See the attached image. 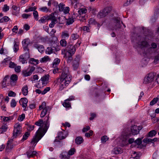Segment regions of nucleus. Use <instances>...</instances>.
<instances>
[{"mask_svg": "<svg viewBox=\"0 0 159 159\" xmlns=\"http://www.w3.org/2000/svg\"><path fill=\"white\" fill-rule=\"evenodd\" d=\"M49 126L45 125L43 128V126L40 127L37 131L31 141V143H37L41 139L47 131Z\"/></svg>", "mask_w": 159, "mask_h": 159, "instance_id": "obj_1", "label": "nucleus"}, {"mask_svg": "<svg viewBox=\"0 0 159 159\" xmlns=\"http://www.w3.org/2000/svg\"><path fill=\"white\" fill-rule=\"evenodd\" d=\"M71 79V76L69 75V68L67 67H64L62 69V73L60 78V82L61 85L65 86L69 84Z\"/></svg>", "mask_w": 159, "mask_h": 159, "instance_id": "obj_2", "label": "nucleus"}, {"mask_svg": "<svg viewBox=\"0 0 159 159\" xmlns=\"http://www.w3.org/2000/svg\"><path fill=\"white\" fill-rule=\"evenodd\" d=\"M78 44L80 45V43L78 42L75 45H73L70 43H68L65 49H64V51L62 50V53L63 54L64 53H68V54L74 55L76 51Z\"/></svg>", "mask_w": 159, "mask_h": 159, "instance_id": "obj_3", "label": "nucleus"}, {"mask_svg": "<svg viewBox=\"0 0 159 159\" xmlns=\"http://www.w3.org/2000/svg\"><path fill=\"white\" fill-rule=\"evenodd\" d=\"M22 127L20 124H16L14 126L13 132V136L16 138L22 134Z\"/></svg>", "mask_w": 159, "mask_h": 159, "instance_id": "obj_4", "label": "nucleus"}, {"mask_svg": "<svg viewBox=\"0 0 159 159\" xmlns=\"http://www.w3.org/2000/svg\"><path fill=\"white\" fill-rule=\"evenodd\" d=\"M155 75L154 73H150L147 75L144 79L143 83L147 84L152 82L154 79Z\"/></svg>", "mask_w": 159, "mask_h": 159, "instance_id": "obj_5", "label": "nucleus"}, {"mask_svg": "<svg viewBox=\"0 0 159 159\" xmlns=\"http://www.w3.org/2000/svg\"><path fill=\"white\" fill-rule=\"evenodd\" d=\"M110 11V8L109 7H106L103 10L101 11L97 15V17L101 18L105 17Z\"/></svg>", "mask_w": 159, "mask_h": 159, "instance_id": "obj_6", "label": "nucleus"}, {"mask_svg": "<svg viewBox=\"0 0 159 159\" xmlns=\"http://www.w3.org/2000/svg\"><path fill=\"white\" fill-rule=\"evenodd\" d=\"M35 70V68L32 66L28 68L26 70H23L22 71V74L24 77H27L30 75L32 72Z\"/></svg>", "mask_w": 159, "mask_h": 159, "instance_id": "obj_7", "label": "nucleus"}, {"mask_svg": "<svg viewBox=\"0 0 159 159\" xmlns=\"http://www.w3.org/2000/svg\"><path fill=\"white\" fill-rule=\"evenodd\" d=\"M9 77L10 76L8 75L5 76L3 79V80L2 82V88L6 87L7 86L9 85V84H10L11 85H12L11 81L9 80Z\"/></svg>", "mask_w": 159, "mask_h": 159, "instance_id": "obj_8", "label": "nucleus"}, {"mask_svg": "<svg viewBox=\"0 0 159 159\" xmlns=\"http://www.w3.org/2000/svg\"><path fill=\"white\" fill-rule=\"evenodd\" d=\"M142 129V127L141 126H137L136 125L132 126L131 127V130L132 134L135 135L138 134Z\"/></svg>", "mask_w": 159, "mask_h": 159, "instance_id": "obj_9", "label": "nucleus"}, {"mask_svg": "<svg viewBox=\"0 0 159 159\" xmlns=\"http://www.w3.org/2000/svg\"><path fill=\"white\" fill-rule=\"evenodd\" d=\"M80 63V55H77L73 62V67L74 70H76L79 67Z\"/></svg>", "mask_w": 159, "mask_h": 159, "instance_id": "obj_10", "label": "nucleus"}, {"mask_svg": "<svg viewBox=\"0 0 159 159\" xmlns=\"http://www.w3.org/2000/svg\"><path fill=\"white\" fill-rule=\"evenodd\" d=\"M30 43V40L29 39H24L22 41V47L24 51L27 50L29 51L28 45Z\"/></svg>", "mask_w": 159, "mask_h": 159, "instance_id": "obj_11", "label": "nucleus"}, {"mask_svg": "<svg viewBox=\"0 0 159 159\" xmlns=\"http://www.w3.org/2000/svg\"><path fill=\"white\" fill-rule=\"evenodd\" d=\"M50 18H51V19L49 20H51L52 22L49 24V26L50 28H52L54 26V25L57 22V21L54 15H50Z\"/></svg>", "mask_w": 159, "mask_h": 159, "instance_id": "obj_12", "label": "nucleus"}, {"mask_svg": "<svg viewBox=\"0 0 159 159\" xmlns=\"http://www.w3.org/2000/svg\"><path fill=\"white\" fill-rule=\"evenodd\" d=\"M13 139H11L7 141L6 148V150H11L13 148Z\"/></svg>", "mask_w": 159, "mask_h": 159, "instance_id": "obj_13", "label": "nucleus"}, {"mask_svg": "<svg viewBox=\"0 0 159 159\" xmlns=\"http://www.w3.org/2000/svg\"><path fill=\"white\" fill-rule=\"evenodd\" d=\"M12 8L13 9L12 14L13 15L18 16L20 13V8L13 5L12 6Z\"/></svg>", "mask_w": 159, "mask_h": 159, "instance_id": "obj_14", "label": "nucleus"}, {"mask_svg": "<svg viewBox=\"0 0 159 159\" xmlns=\"http://www.w3.org/2000/svg\"><path fill=\"white\" fill-rule=\"evenodd\" d=\"M28 100L26 98H22L20 100L19 102L20 105H21L22 107H25L27 106Z\"/></svg>", "mask_w": 159, "mask_h": 159, "instance_id": "obj_15", "label": "nucleus"}, {"mask_svg": "<svg viewBox=\"0 0 159 159\" xmlns=\"http://www.w3.org/2000/svg\"><path fill=\"white\" fill-rule=\"evenodd\" d=\"M138 44L140 46L142 50L144 48L147 47L149 45L148 42L145 40L138 42Z\"/></svg>", "mask_w": 159, "mask_h": 159, "instance_id": "obj_16", "label": "nucleus"}, {"mask_svg": "<svg viewBox=\"0 0 159 159\" xmlns=\"http://www.w3.org/2000/svg\"><path fill=\"white\" fill-rule=\"evenodd\" d=\"M30 150H29L26 152L27 157L29 158L34 157L36 155V154L37 153L36 151H32V150H30Z\"/></svg>", "mask_w": 159, "mask_h": 159, "instance_id": "obj_17", "label": "nucleus"}, {"mask_svg": "<svg viewBox=\"0 0 159 159\" xmlns=\"http://www.w3.org/2000/svg\"><path fill=\"white\" fill-rule=\"evenodd\" d=\"M34 47L37 49L40 52H43L44 50V47L43 45H39L37 43H35L34 45Z\"/></svg>", "mask_w": 159, "mask_h": 159, "instance_id": "obj_18", "label": "nucleus"}, {"mask_svg": "<svg viewBox=\"0 0 159 159\" xmlns=\"http://www.w3.org/2000/svg\"><path fill=\"white\" fill-rule=\"evenodd\" d=\"M64 58L67 59V62L70 63L73 60V58L72 57L73 55L68 54V53H64Z\"/></svg>", "mask_w": 159, "mask_h": 159, "instance_id": "obj_19", "label": "nucleus"}, {"mask_svg": "<svg viewBox=\"0 0 159 159\" xmlns=\"http://www.w3.org/2000/svg\"><path fill=\"white\" fill-rule=\"evenodd\" d=\"M51 19V18H50V15H45L42 17L39 21L40 23H44L46 20H48Z\"/></svg>", "mask_w": 159, "mask_h": 159, "instance_id": "obj_20", "label": "nucleus"}, {"mask_svg": "<svg viewBox=\"0 0 159 159\" xmlns=\"http://www.w3.org/2000/svg\"><path fill=\"white\" fill-rule=\"evenodd\" d=\"M157 50V49H155L150 47L147 49L146 52L144 51L143 53L144 54L155 53Z\"/></svg>", "mask_w": 159, "mask_h": 159, "instance_id": "obj_21", "label": "nucleus"}, {"mask_svg": "<svg viewBox=\"0 0 159 159\" xmlns=\"http://www.w3.org/2000/svg\"><path fill=\"white\" fill-rule=\"evenodd\" d=\"M60 155L62 159H69L70 158V156L68 153L66 151L63 152Z\"/></svg>", "mask_w": 159, "mask_h": 159, "instance_id": "obj_22", "label": "nucleus"}, {"mask_svg": "<svg viewBox=\"0 0 159 159\" xmlns=\"http://www.w3.org/2000/svg\"><path fill=\"white\" fill-rule=\"evenodd\" d=\"M49 77V75H45L43 76L41 78V80L42 82V84L43 85L45 84H47V83H45L46 81L48 80Z\"/></svg>", "mask_w": 159, "mask_h": 159, "instance_id": "obj_23", "label": "nucleus"}, {"mask_svg": "<svg viewBox=\"0 0 159 159\" xmlns=\"http://www.w3.org/2000/svg\"><path fill=\"white\" fill-rule=\"evenodd\" d=\"M157 133V132L156 130H152L149 132L148 134H147V136L148 137H152L155 136Z\"/></svg>", "mask_w": 159, "mask_h": 159, "instance_id": "obj_24", "label": "nucleus"}, {"mask_svg": "<svg viewBox=\"0 0 159 159\" xmlns=\"http://www.w3.org/2000/svg\"><path fill=\"white\" fill-rule=\"evenodd\" d=\"M30 135V133L28 131L26 132L23 135V138L21 139V141L22 142L26 140Z\"/></svg>", "mask_w": 159, "mask_h": 159, "instance_id": "obj_25", "label": "nucleus"}, {"mask_svg": "<svg viewBox=\"0 0 159 159\" xmlns=\"http://www.w3.org/2000/svg\"><path fill=\"white\" fill-rule=\"evenodd\" d=\"M28 88L27 85L24 86L22 88V94L23 95L25 96L28 93Z\"/></svg>", "mask_w": 159, "mask_h": 159, "instance_id": "obj_26", "label": "nucleus"}, {"mask_svg": "<svg viewBox=\"0 0 159 159\" xmlns=\"http://www.w3.org/2000/svg\"><path fill=\"white\" fill-rule=\"evenodd\" d=\"M7 129V125L6 124L3 125L0 128L1 134L3 133L6 131Z\"/></svg>", "mask_w": 159, "mask_h": 159, "instance_id": "obj_27", "label": "nucleus"}, {"mask_svg": "<svg viewBox=\"0 0 159 159\" xmlns=\"http://www.w3.org/2000/svg\"><path fill=\"white\" fill-rule=\"evenodd\" d=\"M29 63L32 64L36 65L39 63V61L38 60L35 59L34 58H30L29 61Z\"/></svg>", "mask_w": 159, "mask_h": 159, "instance_id": "obj_28", "label": "nucleus"}, {"mask_svg": "<svg viewBox=\"0 0 159 159\" xmlns=\"http://www.w3.org/2000/svg\"><path fill=\"white\" fill-rule=\"evenodd\" d=\"M18 80V76L17 75L15 74H13L10 77L9 80H11V83H12V82H15L16 81Z\"/></svg>", "mask_w": 159, "mask_h": 159, "instance_id": "obj_29", "label": "nucleus"}, {"mask_svg": "<svg viewBox=\"0 0 159 159\" xmlns=\"http://www.w3.org/2000/svg\"><path fill=\"white\" fill-rule=\"evenodd\" d=\"M62 105L64 107L66 108H69L71 107V103L68 101H66V100L64 101Z\"/></svg>", "mask_w": 159, "mask_h": 159, "instance_id": "obj_30", "label": "nucleus"}, {"mask_svg": "<svg viewBox=\"0 0 159 159\" xmlns=\"http://www.w3.org/2000/svg\"><path fill=\"white\" fill-rule=\"evenodd\" d=\"M131 136V134H125L123 136L122 138V141L124 143H127V140L128 138Z\"/></svg>", "mask_w": 159, "mask_h": 159, "instance_id": "obj_31", "label": "nucleus"}, {"mask_svg": "<svg viewBox=\"0 0 159 159\" xmlns=\"http://www.w3.org/2000/svg\"><path fill=\"white\" fill-rule=\"evenodd\" d=\"M60 62V60L58 58L55 59L53 62V67H55L57 66V65L59 64Z\"/></svg>", "mask_w": 159, "mask_h": 159, "instance_id": "obj_32", "label": "nucleus"}, {"mask_svg": "<svg viewBox=\"0 0 159 159\" xmlns=\"http://www.w3.org/2000/svg\"><path fill=\"white\" fill-rule=\"evenodd\" d=\"M47 111L48 109L47 107L43 108L40 114V117H43L46 115Z\"/></svg>", "mask_w": 159, "mask_h": 159, "instance_id": "obj_33", "label": "nucleus"}, {"mask_svg": "<svg viewBox=\"0 0 159 159\" xmlns=\"http://www.w3.org/2000/svg\"><path fill=\"white\" fill-rule=\"evenodd\" d=\"M153 15L156 17H158L159 16V8L158 7H156L154 9V11Z\"/></svg>", "mask_w": 159, "mask_h": 159, "instance_id": "obj_34", "label": "nucleus"}, {"mask_svg": "<svg viewBox=\"0 0 159 159\" xmlns=\"http://www.w3.org/2000/svg\"><path fill=\"white\" fill-rule=\"evenodd\" d=\"M44 123L43 120V119H39L38 121H36L35 124L36 125L39 126H41L42 125V126H43V124Z\"/></svg>", "mask_w": 159, "mask_h": 159, "instance_id": "obj_35", "label": "nucleus"}, {"mask_svg": "<svg viewBox=\"0 0 159 159\" xmlns=\"http://www.w3.org/2000/svg\"><path fill=\"white\" fill-rule=\"evenodd\" d=\"M114 152L116 154L121 153L122 152V150L120 148H116L114 149Z\"/></svg>", "mask_w": 159, "mask_h": 159, "instance_id": "obj_36", "label": "nucleus"}, {"mask_svg": "<svg viewBox=\"0 0 159 159\" xmlns=\"http://www.w3.org/2000/svg\"><path fill=\"white\" fill-rule=\"evenodd\" d=\"M14 50L15 52H17L19 50V43L16 41H14Z\"/></svg>", "mask_w": 159, "mask_h": 159, "instance_id": "obj_37", "label": "nucleus"}, {"mask_svg": "<svg viewBox=\"0 0 159 159\" xmlns=\"http://www.w3.org/2000/svg\"><path fill=\"white\" fill-rule=\"evenodd\" d=\"M10 18L7 16H5L0 19V23L7 22L9 20Z\"/></svg>", "mask_w": 159, "mask_h": 159, "instance_id": "obj_38", "label": "nucleus"}, {"mask_svg": "<svg viewBox=\"0 0 159 159\" xmlns=\"http://www.w3.org/2000/svg\"><path fill=\"white\" fill-rule=\"evenodd\" d=\"M50 59L49 57L48 56H46L42 58L40 60V61L41 63H43L47 62L48 61H50Z\"/></svg>", "mask_w": 159, "mask_h": 159, "instance_id": "obj_39", "label": "nucleus"}, {"mask_svg": "<svg viewBox=\"0 0 159 159\" xmlns=\"http://www.w3.org/2000/svg\"><path fill=\"white\" fill-rule=\"evenodd\" d=\"M61 36L62 38H68L69 37V34L67 31H65L62 32Z\"/></svg>", "mask_w": 159, "mask_h": 159, "instance_id": "obj_40", "label": "nucleus"}, {"mask_svg": "<svg viewBox=\"0 0 159 159\" xmlns=\"http://www.w3.org/2000/svg\"><path fill=\"white\" fill-rule=\"evenodd\" d=\"M109 139V138L106 135L102 136L101 138V142L102 143H105Z\"/></svg>", "mask_w": 159, "mask_h": 159, "instance_id": "obj_41", "label": "nucleus"}, {"mask_svg": "<svg viewBox=\"0 0 159 159\" xmlns=\"http://www.w3.org/2000/svg\"><path fill=\"white\" fill-rule=\"evenodd\" d=\"M60 44L61 46L65 47L67 46V43L65 39H62L60 41Z\"/></svg>", "mask_w": 159, "mask_h": 159, "instance_id": "obj_42", "label": "nucleus"}, {"mask_svg": "<svg viewBox=\"0 0 159 159\" xmlns=\"http://www.w3.org/2000/svg\"><path fill=\"white\" fill-rule=\"evenodd\" d=\"M13 119V116H9V117L4 116L3 118V120L5 122L8 121Z\"/></svg>", "mask_w": 159, "mask_h": 159, "instance_id": "obj_43", "label": "nucleus"}, {"mask_svg": "<svg viewBox=\"0 0 159 159\" xmlns=\"http://www.w3.org/2000/svg\"><path fill=\"white\" fill-rule=\"evenodd\" d=\"M54 142H57L56 143V145L61 147L63 145L62 142L61 140L57 139H56L54 141Z\"/></svg>", "mask_w": 159, "mask_h": 159, "instance_id": "obj_44", "label": "nucleus"}, {"mask_svg": "<svg viewBox=\"0 0 159 159\" xmlns=\"http://www.w3.org/2000/svg\"><path fill=\"white\" fill-rule=\"evenodd\" d=\"M64 6L65 4H64L63 3L61 2L60 3V4L58 5L59 7V10L60 11H62L63 10H64Z\"/></svg>", "mask_w": 159, "mask_h": 159, "instance_id": "obj_45", "label": "nucleus"}, {"mask_svg": "<svg viewBox=\"0 0 159 159\" xmlns=\"http://www.w3.org/2000/svg\"><path fill=\"white\" fill-rule=\"evenodd\" d=\"M27 59L23 57H21V55L19 57V60L22 64H24L25 63H26L27 62Z\"/></svg>", "mask_w": 159, "mask_h": 159, "instance_id": "obj_46", "label": "nucleus"}, {"mask_svg": "<svg viewBox=\"0 0 159 159\" xmlns=\"http://www.w3.org/2000/svg\"><path fill=\"white\" fill-rule=\"evenodd\" d=\"M87 11V10L86 8H80V15L84 14H86Z\"/></svg>", "mask_w": 159, "mask_h": 159, "instance_id": "obj_47", "label": "nucleus"}, {"mask_svg": "<svg viewBox=\"0 0 159 159\" xmlns=\"http://www.w3.org/2000/svg\"><path fill=\"white\" fill-rule=\"evenodd\" d=\"M33 15L34 19L36 20H38L39 19V15L37 11H34L33 13Z\"/></svg>", "mask_w": 159, "mask_h": 159, "instance_id": "obj_48", "label": "nucleus"}, {"mask_svg": "<svg viewBox=\"0 0 159 159\" xmlns=\"http://www.w3.org/2000/svg\"><path fill=\"white\" fill-rule=\"evenodd\" d=\"M93 131L92 130H90L88 133L85 134V136L87 138H89L93 134Z\"/></svg>", "mask_w": 159, "mask_h": 159, "instance_id": "obj_49", "label": "nucleus"}, {"mask_svg": "<svg viewBox=\"0 0 159 159\" xmlns=\"http://www.w3.org/2000/svg\"><path fill=\"white\" fill-rule=\"evenodd\" d=\"M25 117V115L23 113L21 115H19L18 119V120L20 121H22L23 120Z\"/></svg>", "mask_w": 159, "mask_h": 159, "instance_id": "obj_50", "label": "nucleus"}, {"mask_svg": "<svg viewBox=\"0 0 159 159\" xmlns=\"http://www.w3.org/2000/svg\"><path fill=\"white\" fill-rule=\"evenodd\" d=\"M79 37V35L77 33L72 34L71 36L72 39L73 40H75L78 38Z\"/></svg>", "mask_w": 159, "mask_h": 159, "instance_id": "obj_51", "label": "nucleus"}, {"mask_svg": "<svg viewBox=\"0 0 159 159\" xmlns=\"http://www.w3.org/2000/svg\"><path fill=\"white\" fill-rule=\"evenodd\" d=\"M28 52H25V54L21 55V57H23L25 58L26 59H28L30 58L29 51H28Z\"/></svg>", "mask_w": 159, "mask_h": 159, "instance_id": "obj_52", "label": "nucleus"}, {"mask_svg": "<svg viewBox=\"0 0 159 159\" xmlns=\"http://www.w3.org/2000/svg\"><path fill=\"white\" fill-rule=\"evenodd\" d=\"M16 102L15 100L14 99H12L11 103V107H14L16 106Z\"/></svg>", "mask_w": 159, "mask_h": 159, "instance_id": "obj_53", "label": "nucleus"}, {"mask_svg": "<svg viewBox=\"0 0 159 159\" xmlns=\"http://www.w3.org/2000/svg\"><path fill=\"white\" fill-rule=\"evenodd\" d=\"M133 157V159H139V155L138 154H137L135 152H134L133 154L131 155Z\"/></svg>", "mask_w": 159, "mask_h": 159, "instance_id": "obj_54", "label": "nucleus"}, {"mask_svg": "<svg viewBox=\"0 0 159 159\" xmlns=\"http://www.w3.org/2000/svg\"><path fill=\"white\" fill-rule=\"evenodd\" d=\"M49 114H48L45 117V118H46V120H45L44 122L43 121V122L44 123V125H46L49 126V121H48V120L49 119Z\"/></svg>", "mask_w": 159, "mask_h": 159, "instance_id": "obj_55", "label": "nucleus"}, {"mask_svg": "<svg viewBox=\"0 0 159 159\" xmlns=\"http://www.w3.org/2000/svg\"><path fill=\"white\" fill-rule=\"evenodd\" d=\"M75 151V150L74 148H71L70 150H69L68 152L69 156L72 155L74 154V152Z\"/></svg>", "mask_w": 159, "mask_h": 159, "instance_id": "obj_56", "label": "nucleus"}, {"mask_svg": "<svg viewBox=\"0 0 159 159\" xmlns=\"http://www.w3.org/2000/svg\"><path fill=\"white\" fill-rule=\"evenodd\" d=\"M157 102V98H154L150 102V105L151 106H152L155 104Z\"/></svg>", "mask_w": 159, "mask_h": 159, "instance_id": "obj_57", "label": "nucleus"}, {"mask_svg": "<svg viewBox=\"0 0 159 159\" xmlns=\"http://www.w3.org/2000/svg\"><path fill=\"white\" fill-rule=\"evenodd\" d=\"M26 125L28 126V128H29V129H28L27 130H28V131L30 132L31 131L33 130L34 129L35 127L34 125H30L29 124H26Z\"/></svg>", "mask_w": 159, "mask_h": 159, "instance_id": "obj_58", "label": "nucleus"}, {"mask_svg": "<svg viewBox=\"0 0 159 159\" xmlns=\"http://www.w3.org/2000/svg\"><path fill=\"white\" fill-rule=\"evenodd\" d=\"M159 62V53L154 57V62L157 63Z\"/></svg>", "mask_w": 159, "mask_h": 159, "instance_id": "obj_59", "label": "nucleus"}, {"mask_svg": "<svg viewBox=\"0 0 159 159\" xmlns=\"http://www.w3.org/2000/svg\"><path fill=\"white\" fill-rule=\"evenodd\" d=\"M16 66V64H15L14 62L11 61L9 63V66L10 68H15Z\"/></svg>", "mask_w": 159, "mask_h": 159, "instance_id": "obj_60", "label": "nucleus"}, {"mask_svg": "<svg viewBox=\"0 0 159 159\" xmlns=\"http://www.w3.org/2000/svg\"><path fill=\"white\" fill-rule=\"evenodd\" d=\"M142 139L143 138H138L134 141V143L137 144V145H140L142 143Z\"/></svg>", "mask_w": 159, "mask_h": 159, "instance_id": "obj_61", "label": "nucleus"}, {"mask_svg": "<svg viewBox=\"0 0 159 159\" xmlns=\"http://www.w3.org/2000/svg\"><path fill=\"white\" fill-rule=\"evenodd\" d=\"M9 7L7 4H5L4 7L2 8V11L4 12H7L9 10Z\"/></svg>", "mask_w": 159, "mask_h": 159, "instance_id": "obj_62", "label": "nucleus"}, {"mask_svg": "<svg viewBox=\"0 0 159 159\" xmlns=\"http://www.w3.org/2000/svg\"><path fill=\"white\" fill-rule=\"evenodd\" d=\"M16 94L12 91H10L8 93V96L9 97H15Z\"/></svg>", "mask_w": 159, "mask_h": 159, "instance_id": "obj_63", "label": "nucleus"}, {"mask_svg": "<svg viewBox=\"0 0 159 159\" xmlns=\"http://www.w3.org/2000/svg\"><path fill=\"white\" fill-rule=\"evenodd\" d=\"M53 49L51 47H48L46 49V52L48 53V54H50L52 53V50Z\"/></svg>", "mask_w": 159, "mask_h": 159, "instance_id": "obj_64", "label": "nucleus"}]
</instances>
